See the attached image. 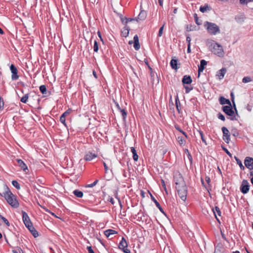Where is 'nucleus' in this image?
I'll list each match as a JSON object with an SVG mask.
<instances>
[{"label":"nucleus","instance_id":"40","mask_svg":"<svg viewBox=\"0 0 253 253\" xmlns=\"http://www.w3.org/2000/svg\"><path fill=\"white\" fill-rule=\"evenodd\" d=\"M198 132L200 135V136L201 137V139L202 140V141L206 144L207 145V142H206V141L204 137V134H203V133L202 131L201 130H198Z\"/></svg>","mask_w":253,"mask_h":253},{"label":"nucleus","instance_id":"63","mask_svg":"<svg viewBox=\"0 0 253 253\" xmlns=\"http://www.w3.org/2000/svg\"><path fill=\"white\" fill-rule=\"evenodd\" d=\"M182 79H191V77L189 76H187L185 75L183 77Z\"/></svg>","mask_w":253,"mask_h":253},{"label":"nucleus","instance_id":"18","mask_svg":"<svg viewBox=\"0 0 253 253\" xmlns=\"http://www.w3.org/2000/svg\"><path fill=\"white\" fill-rule=\"evenodd\" d=\"M130 28L128 26L125 25V27L122 30V36L124 37H127L128 36Z\"/></svg>","mask_w":253,"mask_h":253},{"label":"nucleus","instance_id":"22","mask_svg":"<svg viewBox=\"0 0 253 253\" xmlns=\"http://www.w3.org/2000/svg\"><path fill=\"white\" fill-rule=\"evenodd\" d=\"M118 232L113 229H108L104 231V234L107 237H109L110 236L117 234Z\"/></svg>","mask_w":253,"mask_h":253},{"label":"nucleus","instance_id":"20","mask_svg":"<svg viewBox=\"0 0 253 253\" xmlns=\"http://www.w3.org/2000/svg\"><path fill=\"white\" fill-rule=\"evenodd\" d=\"M127 247V243L125 239V238L122 237V240L119 243V248L121 250L126 248Z\"/></svg>","mask_w":253,"mask_h":253},{"label":"nucleus","instance_id":"6","mask_svg":"<svg viewBox=\"0 0 253 253\" xmlns=\"http://www.w3.org/2000/svg\"><path fill=\"white\" fill-rule=\"evenodd\" d=\"M223 111L227 115L231 117L230 119L234 120L235 119L234 116V112L231 108V105L224 106L222 107Z\"/></svg>","mask_w":253,"mask_h":253},{"label":"nucleus","instance_id":"45","mask_svg":"<svg viewBox=\"0 0 253 253\" xmlns=\"http://www.w3.org/2000/svg\"><path fill=\"white\" fill-rule=\"evenodd\" d=\"M72 112V110L71 108H69L67 109L64 113H63L62 115H64V116L65 117L70 114Z\"/></svg>","mask_w":253,"mask_h":253},{"label":"nucleus","instance_id":"28","mask_svg":"<svg viewBox=\"0 0 253 253\" xmlns=\"http://www.w3.org/2000/svg\"><path fill=\"white\" fill-rule=\"evenodd\" d=\"M177 61L175 59H172L170 61V65L172 69H177Z\"/></svg>","mask_w":253,"mask_h":253},{"label":"nucleus","instance_id":"50","mask_svg":"<svg viewBox=\"0 0 253 253\" xmlns=\"http://www.w3.org/2000/svg\"><path fill=\"white\" fill-rule=\"evenodd\" d=\"M87 250L88 252V253H94L91 246H87Z\"/></svg>","mask_w":253,"mask_h":253},{"label":"nucleus","instance_id":"37","mask_svg":"<svg viewBox=\"0 0 253 253\" xmlns=\"http://www.w3.org/2000/svg\"><path fill=\"white\" fill-rule=\"evenodd\" d=\"M99 47L98 44L96 41H94L93 45V50L94 52H97L98 51Z\"/></svg>","mask_w":253,"mask_h":253},{"label":"nucleus","instance_id":"15","mask_svg":"<svg viewBox=\"0 0 253 253\" xmlns=\"http://www.w3.org/2000/svg\"><path fill=\"white\" fill-rule=\"evenodd\" d=\"M133 47L136 50H138L140 47L139 38L137 35H135L133 37Z\"/></svg>","mask_w":253,"mask_h":253},{"label":"nucleus","instance_id":"33","mask_svg":"<svg viewBox=\"0 0 253 253\" xmlns=\"http://www.w3.org/2000/svg\"><path fill=\"white\" fill-rule=\"evenodd\" d=\"M28 97V94H26L24 96H23L21 98L20 101L24 103H26L27 102Z\"/></svg>","mask_w":253,"mask_h":253},{"label":"nucleus","instance_id":"27","mask_svg":"<svg viewBox=\"0 0 253 253\" xmlns=\"http://www.w3.org/2000/svg\"><path fill=\"white\" fill-rule=\"evenodd\" d=\"M73 194L78 198H82L83 197L84 194L83 192L79 190H75L73 191Z\"/></svg>","mask_w":253,"mask_h":253},{"label":"nucleus","instance_id":"42","mask_svg":"<svg viewBox=\"0 0 253 253\" xmlns=\"http://www.w3.org/2000/svg\"><path fill=\"white\" fill-rule=\"evenodd\" d=\"M149 69L150 71V75L152 78H154L155 75L157 76V73L153 71V69L150 66H149Z\"/></svg>","mask_w":253,"mask_h":253},{"label":"nucleus","instance_id":"29","mask_svg":"<svg viewBox=\"0 0 253 253\" xmlns=\"http://www.w3.org/2000/svg\"><path fill=\"white\" fill-rule=\"evenodd\" d=\"M120 111V112H121V113L122 114V116L123 117V119L124 121H126V116H127V112H126V111L125 109H122Z\"/></svg>","mask_w":253,"mask_h":253},{"label":"nucleus","instance_id":"7","mask_svg":"<svg viewBox=\"0 0 253 253\" xmlns=\"http://www.w3.org/2000/svg\"><path fill=\"white\" fill-rule=\"evenodd\" d=\"M193 80H182L183 86L185 89L186 93H189L193 89V86L191 84Z\"/></svg>","mask_w":253,"mask_h":253},{"label":"nucleus","instance_id":"36","mask_svg":"<svg viewBox=\"0 0 253 253\" xmlns=\"http://www.w3.org/2000/svg\"><path fill=\"white\" fill-rule=\"evenodd\" d=\"M65 117L64 116V115H62L60 117V121L62 124H63L65 126H66V119Z\"/></svg>","mask_w":253,"mask_h":253},{"label":"nucleus","instance_id":"2","mask_svg":"<svg viewBox=\"0 0 253 253\" xmlns=\"http://www.w3.org/2000/svg\"><path fill=\"white\" fill-rule=\"evenodd\" d=\"M3 197L12 207L17 208L19 207V204L16 196L12 193L8 187L7 190L3 193Z\"/></svg>","mask_w":253,"mask_h":253},{"label":"nucleus","instance_id":"41","mask_svg":"<svg viewBox=\"0 0 253 253\" xmlns=\"http://www.w3.org/2000/svg\"><path fill=\"white\" fill-rule=\"evenodd\" d=\"M98 180H96L92 183L90 184H87V185H85V187H93L96 185V184L98 183Z\"/></svg>","mask_w":253,"mask_h":253},{"label":"nucleus","instance_id":"13","mask_svg":"<svg viewBox=\"0 0 253 253\" xmlns=\"http://www.w3.org/2000/svg\"><path fill=\"white\" fill-rule=\"evenodd\" d=\"M97 157V154L95 153H93L90 151L88 152L84 156V159L87 161H90L92 160L93 159L96 158Z\"/></svg>","mask_w":253,"mask_h":253},{"label":"nucleus","instance_id":"5","mask_svg":"<svg viewBox=\"0 0 253 253\" xmlns=\"http://www.w3.org/2000/svg\"><path fill=\"white\" fill-rule=\"evenodd\" d=\"M174 181L175 186H179L180 185H184L185 183L183 177L179 172H176L174 175Z\"/></svg>","mask_w":253,"mask_h":253},{"label":"nucleus","instance_id":"31","mask_svg":"<svg viewBox=\"0 0 253 253\" xmlns=\"http://www.w3.org/2000/svg\"><path fill=\"white\" fill-rule=\"evenodd\" d=\"M12 185L15 187L17 189H20V186L19 183L16 180H13L12 181Z\"/></svg>","mask_w":253,"mask_h":253},{"label":"nucleus","instance_id":"52","mask_svg":"<svg viewBox=\"0 0 253 253\" xmlns=\"http://www.w3.org/2000/svg\"><path fill=\"white\" fill-rule=\"evenodd\" d=\"M231 99H232V101L233 102V103L234 104V107H235V103H234V95H233V92H231ZM235 109L236 110V113H237V111L236 110V108H235Z\"/></svg>","mask_w":253,"mask_h":253},{"label":"nucleus","instance_id":"43","mask_svg":"<svg viewBox=\"0 0 253 253\" xmlns=\"http://www.w3.org/2000/svg\"><path fill=\"white\" fill-rule=\"evenodd\" d=\"M4 101L1 97L0 96V111L2 110L4 106Z\"/></svg>","mask_w":253,"mask_h":253},{"label":"nucleus","instance_id":"14","mask_svg":"<svg viewBox=\"0 0 253 253\" xmlns=\"http://www.w3.org/2000/svg\"><path fill=\"white\" fill-rule=\"evenodd\" d=\"M147 16L146 12L145 10H141L139 15L136 19V21L138 22L139 21L144 20Z\"/></svg>","mask_w":253,"mask_h":253},{"label":"nucleus","instance_id":"30","mask_svg":"<svg viewBox=\"0 0 253 253\" xmlns=\"http://www.w3.org/2000/svg\"><path fill=\"white\" fill-rule=\"evenodd\" d=\"M235 159L237 162V163L240 166L241 169H244L245 168L244 166L243 165L242 162L236 156H235Z\"/></svg>","mask_w":253,"mask_h":253},{"label":"nucleus","instance_id":"19","mask_svg":"<svg viewBox=\"0 0 253 253\" xmlns=\"http://www.w3.org/2000/svg\"><path fill=\"white\" fill-rule=\"evenodd\" d=\"M226 73V69L225 68H222L221 69L218 71L217 73L216 76L219 79H221L224 78L225 74Z\"/></svg>","mask_w":253,"mask_h":253},{"label":"nucleus","instance_id":"24","mask_svg":"<svg viewBox=\"0 0 253 253\" xmlns=\"http://www.w3.org/2000/svg\"><path fill=\"white\" fill-rule=\"evenodd\" d=\"M219 102L221 105L228 104L231 106V102L229 99H226L223 97H220L219 98Z\"/></svg>","mask_w":253,"mask_h":253},{"label":"nucleus","instance_id":"58","mask_svg":"<svg viewBox=\"0 0 253 253\" xmlns=\"http://www.w3.org/2000/svg\"><path fill=\"white\" fill-rule=\"evenodd\" d=\"M103 166L104 167L105 172H107V170L108 169V168L105 162H103Z\"/></svg>","mask_w":253,"mask_h":253},{"label":"nucleus","instance_id":"1","mask_svg":"<svg viewBox=\"0 0 253 253\" xmlns=\"http://www.w3.org/2000/svg\"><path fill=\"white\" fill-rule=\"evenodd\" d=\"M206 44L210 50L214 54L221 57L224 55V52L222 46L219 43L212 40H207Z\"/></svg>","mask_w":253,"mask_h":253},{"label":"nucleus","instance_id":"53","mask_svg":"<svg viewBox=\"0 0 253 253\" xmlns=\"http://www.w3.org/2000/svg\"><path fill=\"white\" fill-rule=\"evenodd\" d=\"M164 25H163V26H162L160 29H159V37H161L162 35V33H163V29H164Z\"/></svg>","mask_w":253,"mask_h":253},{"label":"nucleus","instance_id":"38","mask_svg":"<svg viewBox=\"0 0 253 253\" xmlns=\"http://www.w3.org/2000/svg\"><path fill=\"white\" fill-rule=\"evenodd\" d=\"M175 128H176V129H177L179 132H180L181 133H182L185 136V137H186V138L187 137V135L186 133H185V132L183 131L178 126H175Z\"/></svg>","mask_w":253,"mask_h":253},{"label":"nucleus","instance_id":"26","mask_svg":"<svg viewBox=\"0 0 253 253\" xmlns=\"http://www.w3.org/2000/svg\"><path fill=\"white\" fill-rule=\"evenodd\" d=\"M130 150H131V153L133 154L132 157H133L134 161H137V160L138 159V156L137 154V153H136V151L135 148L133 147H131L130 148Z\"/></svg>","mask_w":253,"mask_h":253},{"label":"nucleus","instance_id":"25","mask_svg":"<svg viewBox=\"0 0 253 253\" xmlns=\"http://www.w3.org/2000/svg\"><path fill=\"white\" fill-rule=\"evenodd\" d=\"M40 90L44 97L48 96L46 87L45 85H42L40 86Z\"/></svg>","mask_w":253,"mask_h":253},{"label":"nucleus","instance_id":"62","mask_svg":"<svg viewBox=\"0 0 253 253\" xmlns=\"http://www.w3.org/2000/svg\"><path fill=\"white\" fill-rule=\"evenodd\" d=\"M150 196H151V198L152 201H153L154 202L156 201H157V200L154 198V197L151 193H150Z\"/></svg>","mask_w":253,"mask_h":253},{"label":"nucleus","instance_id":"10","mask_svg":"<svg viewBox=\"0 0 253 253\" xmlns=\"http://www.w3.org/2000/svg\"><path fill=\"white\" fill-rule=\"evenodd\" d=\"M10 70L11 73V79H18L19 76L18 75L17 69L14 64H11Z\"/></svg>","mask_w":253,"mask_h":253},{"label":"nucleus","instance_id":"23","mask_svg":"<svg viewBox=\"0 0 253 253\" xmlns=\"http://www.w3.org/2000/svg\"><path fill=\"white\" fill-rule=\"evenodd\" d=\"M212 211H213V213L214 214V216H215L216 219H217V220L218 221H219V219H218V218H217V217L216 216V213L219 216H221V211H220L219 208L218 207L216 206V207H214V208H212Z\"/></svg>","mask_w":253,"mask_h":253},{"label":"nucleus","instance_id":"56","mask_svg":"<svg viewBox=\"0 0 253 253\" xmlns=\"http://www.w3.org/2000/svg\"><path fill=\"white\" fill-rule=\"evenodd\" d=\"M125 18H126V17H123V16H121V20L122 21V22L125 25V21H126V19H125Z\"/></svg>","mask_w":253,"mask_h":253},{"label":"nucleus","instance_id":"47","mask_svg":"<svg viewBox=\"0 0 253 253\" xmlns=\"http://www.w3.org/2000/svg\"><path fill=\"white\" fill-rule=\"evenodd\" d=\"M218 118L223 121H224L225 120V117L221 113H219L218 114Z\"/></svg>","mask_w":253,"mask_h":253},{"label":"nucleus","instance_id":"51","mask_svg":"<svg viewBox=\"0 0 253 253\" xmlns=\"http://www.w3.org/2000/svg\"><path fill=\"white\" fill-rule=\"evenodd\" d=\"M21 252H22V250L20 248H18L17 250H12L13 253H18V252L20 253Z\"/></svg>","mask_w":253,"mask_h":253},{"label":"nucleus","instance_id":"17","mask_svg":"<svg viewBox=\"0 0 253 253\" xmlns=\"http://www.w3.org/2000/svg\"><path fill=\"white\" fill-rule=\"evenodd\" d=\"M27 228L29 229V231L35 238H37V237L39 236V233L38 231L36 230V229L34 228L33 224Z\"/></svg>","mask_w":253,"mask_h":253},{"label":"nucleus","instance_id":"46","mask_svg":"<svg viewBox=\"0 0 253 253\" xmlns=\"http://www.w3.org/2000/svg\"><path fill=\"white\" fill-rule=\"evenodd\" d=\"M177 140H178V141L179 142V143L180 144V145H182L184 143V142L185 141L183 138L182 137H180V136H178L177 137Z\"/></svg>","mask_w":253,"mask_h":253},{"label":"nucleus","instance_id":"9","mask_svg":"<svg viewBox=\"0 0 253 253\" xmlns=\"http://www.w3.org/2000/svg\"><path fill=\"white\" fill-rule=\"evenodd\" d=\"M22 213L23 221L26 227L32 225L33 224L27 213L24 211H22Z\"/></svg>","mask_w":253,"mask_h":253},{"label":"nucleus","instance_id":"8","mask_svg":"<svg viewBox=\"0 0 253 253\" xmlns=\"http://www.w3.org/2000/svg\"><path fill=\"white\" fill-rule=\"evenodd\" d=\"M250 184L247 180H243L240 187V190L243 194L247 193L249 191Z\"/></svg>","mask_w":253,"mask_h":253},{"label":"nucleus","instance_id":"35","mask_svg":"<svg viewBox=\"0 0 253 253\" xmlns=\"http://www.w3.org/2000/svg\"><path fill=\"white\" fill-rule=\"evenodd\" d=\"M161 182H162V185L163 188H164V190L165 191L166 194L168 195V190L166 187V184L165 181L164 180V179H161Z\"/></svg>","mask_w":253,"mask_h":253},{"label":"nucleus","instance_id":"54","mask_svg":"<svg viewBox=\"0 0 253 253\" xmlns=\"http://www.w3.org/2000/svg\"><path fill=\"white\" fill-rule=\"evenodd\" d=\"M122 250L125 253H130V251L129 249H127L126 248H125L124 249H123Z\"/></svg>","mask_w":253,"mask_h":253},{"label":"nucleus","instance_id":"48","mask_svg":"<svg viewBox=\"0 0 253 253\" xmlns=\"http://www.w3.org/2000/svg\"><path fill=\"white\" fill-rule=\"evenodd\" d=\"M2 220L3 221V222L7 226H9L10 223L8 220L5 218L4 217L2 219Z\"/></svg>","mask_w":253,"mask_h":253},{"label":"nucleus","instance_id":"64","mask_svg":"<svg viewBox=\"0 0 253 253\" xmlns=\"http://www.w3.org/2000/svg\"><path fill=\"white\" fill-rule=\"evenodd\" d=\"M250 169L251 170V171L250 172V175L253 177V167L251 168V169Z\"/></svg>","mask_w":253,"mask_h":253},{"label":"nucleus","instance_id":"4","mask_svg":"<svg viewBox=\"0 0 253 253\" xmlns=\"http://www.w3.org/2000/svg\"><path fill=\"white\" fill-rule=\"evenodd\" d=\"M175 188L180 199L182 201H185L187 195V188L186 184H184L183 185L175 186Z\"/></svg>","mask_w":253,"mask_h":253},{"label":"nucleus","instance_id":"61","mask_svg":"<svg viewBox=\"0 0 253 253\" xmlns=\"http://www.w3.org/2000/svg\"><path fill=\"white\" fill-rule=\"evenodd\" d=\"M159 211H160L165 215H166L164 210H163V209L161 207V206L160 205H159Z\"/></svg>","mask_w":253,"mask_h":253},{"label":"nucleus","instance_id":"44","mask_svg":"<svg viewBox=\"0 0 253 253\" xmlns=\"http://www.w3.org/2000/svg\"><path fill=\"white\" fill-rule=\"evenodd\" d=\"M136 18H125V25H126L127 23L129 22L136 20Z\"/></svg>","mask_w":253,"mask_h":253},{"label":"nucleus","instance_id":"60","mask_svg":"<svg viewBox=\"0 0 253 253\" xmlns=\"http://www.w3.org/2000/svg\"><path fill=\"white\" fill-rule=\"evenodd\" d=\"M186 41L188 42V44H189V45H190L191 38L189 37H187L186 38Z\"/></svg>","mask_w":253,"mask_h":253},{"label":"nucleus","instance_id":"32","mask_svg":"<svg viewBox=\"0 0 253 253\" xmlns=\"http://www.w3.org/2000/svg\"><path fill=\"white\" fill-rule=\"evenodd\" d=\"M175 105H176L177 110L179 112V107L180 106V101L179 100L178 97L177 95H176V97L175 98Z\"/></svg>","mask_w":253,"mask_h":253},{"label":"nucleus","instance_id":"59","mask_svg":"<svg viewBox=\"0 0 253 253\" xmlns=\"http://www.w3.org/2000/svg\"><path fill=\"white\" fill-rule=\"evenodd\" d=\"M224 151H225V152L227 153V154L230 157H231L232 155H231V154L227 150V149H225V148H224Z\"/></svg>","mask_w":253,"mask_h":253},{"label":"nucleus","instance_id":"57","mask_svg":"<svg viewBox=\"0 0 253 253\" xmlns=\"http://www.w3.org/2000/svg\"><path fill=\"white\" fill-rule=\"evenodd\" d=\"M108 201L111 203V204L112 205H114L115 202H114V199L112 197H109V199H108Z\"/></svg>","mask_w":253,"mask_h":253},{"label":"nucleus","instance_id":"11","mask_svg":"<svg viewBox=\"0 0 253 253\" xmlns=\"http://www.w3.org/2000/svg\"><path fill=\"white\" fill-rule=\"evenodd\" d=\"M222 131L223 134V140L226 142L227 143H228L230 141V134L229 131L228 130V129L226 127H222Z\"/></svg>","mask_w":253,"mask_h":253},{"label":"nucleus","instance_id":"3","mask_svg":"<svg viewBox=\"0 0 253 253\" xmlns=\"http://www.w3.org/2000/svg\"><path fill=\"white\" fill-rule=\"evenodd\" d=\"M204 26L206 28L208 33L211 35H215L220 33L219 27L215 23L206 21L204 23Z\"/></svg>","mask_w":253,"mask_h":253},{"label":"nucleus","instance_id":"16","mask_svg":"<svg viewBox=\"0 0 253 253\" xmlns=\"http://www.w3.org/2000/svg\"><path fill=\"white\" fill-rule=\"evenodd\" d=\"M18 165L21 168V169L26 172V170H28V168L25 163L21 159H17L16 160Z\"/></svg>","mask_w":253,"mask_h":253},{"label":"nucleus","instance_id":"21","mask_svg":"<svg viewBox=\"0 0 253 253\" xmlns=\"http://www.w3.org/2000/svg\"><path fill=\"white\" fill-rule=\"evenodd\" d=\"M207 64V62L205 60H202L200 61V65L199 66L198 72L200 73L203 71L205 66Z\"/></svg>","mask_w":253,"mask_h":253},{"label":"nucleus","instance_id":"39","mask_svg":"<svg viewBox=\"0 0 253 253\" xmlns=\"http://www.w3.org/2000/svg\"><path fill=\"white\" fill-rule=\"evenodd\" d=\"M194 19H195L196 23L198 25H200L202 24V23H201V22L199 21L197 14L195 13L194 15Z\"/></svg>","mask_w":253,"mask_h":253},{"label":"nucleus","instance_id":"55","mask_svg":"<svg viewBox=\"0 0 253 253\" xmlns=\"http://www.w3.org/2000/svg\"><path fill=\"white\" fill-rule=\"evenodd\" d=\"M97 35L99 38H100V40L103 42V40L102 38L101 32L99 31L97 32Z\"/></svg>","mask_w":253,"mask_h":253},{"label":"nucleus","instance_id":"49","mask_svg":"<svg viewBox=\"0 0 253 253\" xmlns=\"http://www.w3.org/2000/svg\"><path fill=\"white\" fill-rule=\"evenodd\" d=\"M253 0H240L241 4H247L250 1H252Z\"/></svg>","mask_w":253,"mask_h":253},{"label":"nucleus","instance_id":"34","mask_svg":"<svg viewBox=\"0 0 253 253\" xmlns=\"http://www.w3.org/2000/svg\"><path fill=\"white\" fill-rule=\"evenodd\" d=\"M208 9L209 10V7L208 5H205L204 6H201L200 8V11L203 13L206 12Z\"/></svg>","mask_w":253,"mask_h":253},{"label":"nucleus","instance_id":"12","mask_svg":"<svg viewBox=\"0 0 253 253\" xmlns=\"http://www.w3.org/2000/svg\"><path fill=\"white\" fill-rule=\"evenodd\" d=\"M245 166L249 169L253 167V158L249 157L246 158L244 162Z\"/></svg>","mask_w":253,"mask_h":253}]
</instances>
